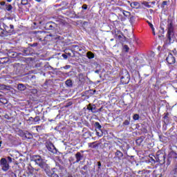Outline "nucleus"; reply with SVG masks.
<instances>
[{
	"label": "nucleus",
	"instance_id": "43",
	"mask_svg": "<svg viewBox=\"0 0 177 177\" xmlns=\"http://www.w3.org/2000/svg\"><path fill=\"white\" fill-rule=\"evenodd\" d=\"M123 49H124V52H129V47H128V45H124L123 46Z\"/></svg>",
	"mask_w": 177,
	"mask_h": 177
},
{
	"label": "nucleus",
	"instance_id": "19",
	"mask_svg": "<svg viewBox=\"0 0 177 177\" xmlns=\"http://www.w3.org/2000/svg\"><path fill=\"white\" fill-rule=\"evenodd\" d=\"M115 154L118 160H121V158L124 157V153H122V152H121L120 150H117Z\"/></svg>",
	"mask_w": 177,
	"mask_h": 177
},
{
	"label": "nucleus",
	"instance_id": "7",
	"mask_svg": "<svg viewBox=\"0 0 177 177\" xmlns=\"http://www.w3.org/2000/svg\"><path fill=\"white\" fill-rule=\"evenodd\" d=\"M46 147L48 151H50V153H53V154H57V149H56V147H55L53 143L50 142H46Z\"/></svg>",
	"mask_w": 177,
	"mask_h": 177
},
{
	"label": "nucleus",
	"instance_id": "17",
	"mask_svg": "<svg viewBox=\"0 0 177 177\" xmlns=\"http://www.w3.org/2000/svg\"><path fill=\"white\" fill-rule=\"evenodd\" d=\"M163 122L164 124H169V113H165L163 117Z\"/></svg>",
	"mask_w": 177,
	"mask_h": 177
},
{
	"label": "nucleus",
	"instance_id": "11",
	"mask_svg": "<svg viewBox=\"0 0 177 177\" xmlns=\"http://www.w3.org/2000/svg\"><path fill=\"white\" fill-rule=\"evenodd\" d=\"M57 27V24L53 21L47 22L45 25L46 30H55Z\"/></svg>",
	"mask_w": 177,
	"mask_h": 177
},
{
	"label": "nucleus",
	"instance_id": "4",
	"mask_svg": "<svg viewBox=\"0 0 177 177\" xmlns=\"http://www.w3.org/2000/svg\"><path fill=\"white\" fill-rule=\"evenodd\" d=\"M0 165L1 167V169L6 172V171H9V168H10L8 160H6L5 158H3L0 160Z\"/></svg>",
	"mask_w": 177,
	"mask_h": 177
},
{
	"label": "nucleus",
	"instance_id": "42",
	"mask_svg": "<svg viewBox=\"0 0 177 177\" xmlns=\"http://www.w3.org/2000/svg\"><path fill=\"white\" fill-rule=\"evenodd\" d=\"M97 165L98 167L97 169V172H99V171H100V167H102V162L100 161L97 162Z\"/></svg>",
	"mask_w": 177,
	"mask_h": 177
},
{
	"label": "nucleus",
	"instance_id": "34",
	"mask_svg": "<svg viewBox=\"0 0 177 177\" xmlns=\"http://www.w3.org/2000/svg\"><path fill=\"white\" fill-rule=\"evenodd\" d=\"M131 8H137V6H139V2L138 1H134L131 3Z\"/></svg>",
	"mask_w": 177,
	"mask_h": 177
},
{
	"label": "nucleus",
	"instance_id": "52",
	"mask_svg": "<svg viewBox=\"0 0 177 177\" xmlns=\"http://www.w3.org/2000/svg\"><path fill=\"white\" fill-rule=\"evenodd\" d=\"M147 23H148L150 28H151L152 31H154V26H153V24L149 21Z\"/></svg>",
	"mask_w": 177,
	"mask_h": 177
},
{
	"label": "nucleus",
	"instance_id": "32",
	"mask_svg": "<svg viewBox=\"0 0 177 177\" xmlns=\"http://www.w3.org/2000/svg\"><path fill=\"white\" fill-rule=\"evenodd\" d=\"M26 121L29 125H32V124H35L34 118L32 117L29 118Z\"/></svg>",
	"mask_w": 177,
	"mask_h": 177
},
{
	"label": "nucleus",
	"instance_id": "63",
	"mask_svg": "<svg viewBox=\"0 0 177 177\" xmlns=\"http://www.w3.org/2000/svg\"><path fill=\"white\" fill-rule=\"evenodd\" d=\"M71 71L69 73H66V75H68V77H70L71 75Z\"/></svg>",
	"mask_w": 177,
	"mask_h": 177
},
{
	"label": "nucleus",
	"instance_id": "27",
	"mask_svg": "<svg viewBox=\"0 0 177 177\" xmlns=\"http://www.w3.org/2000/svg\"><path fill=\"white\" fill-rule=\"evenodd\" d=\"M118 39H120V41H121V42H125V41H127V37L125 36H124V35H120L118 36Z\"/></svg>",
	"mask_w": 177,
	"mask_h": 177
},
{
	"label": "nucleus",
	"instance_id": "49",
	"mask_svg": "<svg viewBox=\"0 0 177 177\" xmlns=\"http://www.w3.org/2000/svg\"><path fill=\"white\" fill-rule=\"evenodd\" d=\"M73 48H74L75 49H77L80 52H81V50H82V49L80 48V47L78 46H77V45H73Z\"/></svg>",
	"mask_w": 177,
	"mask_h": 177
},
{
	"label": "nucleus",
	"instance_id": "38",
	"mask_svg": "<svg viewBox=\"0 0 177 177\" xmlns=\"http://www.w3.org/2000/svg\"><path fill=\"white\" fill-rule=\"evenodd\" d=\"M30 91L32 93V95H37V93H38V90L37 88H30Z\"/></svg>",
	"mask_w": 177,
	"mask_h": 177
},
{
	"label": "nucleus",
	"instance_id": "36",
	"mask_svg": "<svg viewBox=\"0 0 177 177\" xmlns=\"http://www.w3.org/2000/svg\"><path fill=\"white\" fill-rule=\"evenodd\" d=\"M52 68V66L44 65L43 67L40 68L39 70H41V73H44V70H46V68Z\"/></svg>",
	"mask_w": 177,
	"mask_h": 177
},
{
	"label": "nucleus",
	"instance_id": "53",
	"mask_svg": "<svg viewBox=\"0 0 177 177\" xmlns=\"http://www.w3.org/2000/svg\"><path fill=\"white\" fill-rule=\"evenodd\" d=\"M96 135L97 136L102 137L103 136V133H100L97 131V130H96Z\"/></svg>",
	"mask_w": 177,
	"mask_h": 177
},
{
	"label": "nucleus",
	"instance_id": "25",
	"mask_svg": "<svg viewBox=\"0 0 177 177\" xmlns=\"http://www.w3.org/2000/svg\"><path fill=\"white\" fill-rule=\"evenodd\" d=\"M86 57H88V59H94L95 58V54L91 51H88L86 53Z\"/></svg>",
	"mask_w": 177,
	"mask_h": 177
},
{
	"label": "nucleus",
	"instance_id": "26",
	"mask_svg": "<svg viewBox=\"0 0 177 177\" xmlns=\"http://www.w3.org/2000/svg\"><path fill=\"white\" fill-rule=\"evenodd\" d=\"M120 9V12H122V13L124 15V16H125L126 17H129V16H131V12H128V11H125L124 10Z\"/></svg>",
	"mask_w": 177,
	"mask_h": 177
},
{
	"label": "nucleus",
	"instance_id": "18",
	"mask_svg": "<svg viewBox=\"0 0 177 177\" xmlns=\"http://www.w3.org/2000/svg\"><path fill=\"white\" fill-rule=\"evenodd\" d=\"M99 147V144L97 143V141L88 143V147H91V149H96V147Z\"/></svg>",
	"mask_w": 177,
	"mask_h": 177
},
{
	"label": "nucleus",
	"instance_id": "35",
	"mask_svg": "<svg viewBox=\"0 0 177 177\" xmlns=\"http://www.w3.org/2000/svg\"><path fill=\"white\" fill-rule=\"evenodd\" d=\"M6 9L8 10V12H10L12 9H13V7L10 4L6 5Z\"/></svg>",
	"mask_w": 177,
	"mask_h": 177
},
{
	"label": "nucleus",
	"instance_id": "39",
	"mask_svg": "<svg viewBox=\"0 0 177 177\" xmlns=\"http://www.w3.org/2000/svg\"><path fill=\"white\" fill-rule=\"evenodd\" d=\"M139 118H140V116H139V114H134L133 116V120H134L135 121H138Z\"/></svg>",
	"mask_w": 177,
	"mask_h": 177
},
{
	"label": "nucleus",
	"instance_id": "46",
	"mask_svg": "<svg viewBox=\"0 0 177 177\" xmlns=\"http://www.w3.org/2000/svg\"><path fill=\"white\" fill-rule=\"evenodd\" d=\"M159 32H160V35H162V34H164L165 32L164 28L160 27V30H159Z\"/></svg>",
	"mask_w": 177,
	"mask_h": 177
},
{
	"label": "nucleus",
	"instance_id": "6",
	"mask_svg": "<svg viewBox=\"0 0 177 177\" xmlns=\"http://www.w3.org/2000/svg\"><path fill=\"white\" fill-rule=\"evenodd\" d=\"M129 80H131L129 73H128L127 71H124L123 72V75H122L120 77L121 82H122V84H129Z\"/></svg>",
	"mask_w": 177,
	"mask_h": 177
},
{
	"label": "nucleus",
	"instance_id": "45",
	"mask_svg": "<svg viewBox=\"0 0 177 177\" xmlns=\"http://www.w3.org/2000/svg\"><path fill=\"white\" fill-rule=\"evenodd\" d=\"M21 3L24 6L28 5V0H21Z\"/></svg>",
	"mask_w": 177,
	"mask_h": 177
},
{
	"label": "nucleus",
	"instance_id": "40",
	"mask_svg": "<svg viewBox=\"0 0 177 177\" xmlns=\"http://www.w3.org/2000/svg\"><path fill=\"white\" fill-rule=\"evenodd\" d=\"M167 4H168V1H162V5H161L162 9H164V8H165V6H167Z\"/></svg>",
	"mask_w": 177,
	"mask_h": 177
},
{
	"label": "nucleus",
	"instance_id": "8",
	"mask_svg": "<svg viewBox=\"0 0 177 177\" xmlns=\"http://www.w3.org/2000/svg\"><path fill=\"white\" fill-rule=\"evenodd\" d=\"M32 55H34V50L30 47L24 48L22 53H21V56H31Z\"/></svg>",
	"mask_w": 177,
	"mask_h": 177
},
{
	"label": "nucleus",
	"instance_id": "37",
	"mask_svg": "<svg viewBox=\"0 0 177 177\" xmlns=\"http://www.w3.org/2000/svg\"><path fill=\"white\" fill-rule=\"evenodd\" d=\"M33 121L35 123L37 122H39V121H41V118L39 116H36L35 118H33Z\"/></svg>",
	"mask_w": 177,
	"mask_h": 177
},
{
	"label": "nucleus",
	"instance_id": "31",
	"mask_svg": "<svg viewBox=\"0 0 177 177\" xmlns=\"http://www.w3.org/2000/svg\"><path fill=\"white\" fill-rule=\"evenodd\" d=\"M7 33L5 31V29H2L1 28H0V37H6Z\"/></svg>",
	"mask_w": 177,
	"mask_h": 177
},
{
	"label": "nucleus",
	"instance_id": "16",
	"mask_svg": "<svg viewBox=\"0 0 177 177\" xmlns=\"http://www.w3.org/2000/svg\"><path fill=\"white\" fill-rule=\"evenodd\" d=\"M159 140L162 143H167L169 141V138L164 135H159Z\"/></svg>",
	"mask_w": 177,
	"mask_h": 177
},
{
	"label": "nucleus",
	"instance_id": "22",
	"mask_svg": "<svg viewBox=\"0 0 177 177\" xmlns=\"http://www.w3.org/2000/svg\"><path fill=\"white\" fill-rule=\"evenodd\" d=\"M171 174L173 175H177V159L175 160L174 162V168L173 169V170L171 171Z\"/></svg>",
	"mask_w": 177,
	"mask_h": 177
},
{
	"label": "nucleus",
	"instance_id": "41",
	"mask_svg": "<svg viewBox=\"0 0 177 177\" xmlns=\"http://www.w3.org/2000/svg\"><path fill=\"white\" fill-rule=\"evenodd\" d=\"M129 124H131V122L129 120H126L123 122L122 125H123V127H125L127 125H129Z\"/></svg>",
	"mask_w": 177,
	"mask_h": 177
},
{
	"label": "nucleus",
	"instance_id": "1",
	"mask_svg": "<svg viewBox=\"0 0 177 177\" xmlns=\"http://www.w3.org/2000/svg\"><path fill=\"white\" fill-rule=\"evenodd\" d=\"M32 160L35 162V164H37L40 168L44 169L49 177H59V175L55 174L53 171L50 170V167H49V165L46 163V160L45 159H43L41 156L39 155H35L32 156Z\"/></svg>",
	"mask_w": 177,
	"mask_h": 177
},
{
	"label": "nucleus",
	"instance_id": "51",
	"mask_svg": "<svg viewBox=\"0 0 177 177\" xmlns=\"http://www.w3.org/2000/svg\"><path fill=\"white\" fill-rule=\"evenodd\" d=\"M29 46L35 48V46H38V43L29 44Z\"/></svg>",
	"mask_w": 177,
	"mask_h": 177
},
{
	"label": "nucleus",
	"instance_id": "10",
	"mask_svg": "<svg viewBox=\"0 0 177 177\" xmlns=\"http://www.w3.org/2000/svg\"><path fill=\"white\" fill-rule=\"evenodd\" d=\"M8 57L15 58L19 59L21 56V53H16L15 51H8L7 53Z\"/></svg>",
	"mask_w": 177,
	"mask_h": 177
},
{
	"label": "nucleus",
	"instance_id": "62",
	"mask_svg": "<svg viewBox=\"0 0 177 177\" xmlns=\"http://www.w3.org/2000/svg\"><path fill=\"white\" fill-rule=\"evenodd\" d=\"M10 177H16V174L12 173Z\"/></svg>",
	"mask_w": 177,
	"mask_h": 177
},
{
	"label": "nucleus",
	"instance_id": "58",
	"mask_svg": "<svg viewBox=\"0 0 177 177\" xmlns=\"http://www.w3.org/2000/svg\"><path fill=\"white\" fill-rule=\"evenodd\" d=\"M62 57L65 59V60H66V59L68 58L67 55L66 54H62Z\"/></svg>",
	"mask_w": 177,
	"mask_h": 177
},
{
	"label": "nucleus",
	"instance_id": "21",
	"mask_svg": "<svg viewBox=\"0 0 177 177\" xmlns=\"http://www.w3.org/2000/svg\"><path fill=\"white\" fill-rule=\"evenodd\" d=\"M168 157H169V158H174L175 160H177V153L172 151L169 153Z\"/></svg>",
	"mask_w": 177,
	"mask_h": 177
},
{
	"label": "nucleus",
	"instance_id": "56",
	"mask_svg": "<svg viewBox=\"0 0 177 177\" xmlns=\"http://www.w3.org/2000/svg\"><path fill=\"white\" fill-rule=\"evenodd\" d=\"M82 169L84 171H88V165H84L83 167H82Z\"/></svg>",
	"mask_w": 177,
	"mask_h": 177
},
{
	"label": "nucleus",
	"instance_id": "2",
	"mask_svg": "<svg viewBox=\"0 0 177 177\" xmlns=\"http://www.w3.org/2000/svg\"><path fill=\"white\" fill-rule=\"evenodd\" d=\"M167 34L166 35L167 39L165 41L163 45L164 48H167L168 45H171L175 41V35L174 34V24L171 19H167Z\"/></svg>",
	"mask_w": 177,
	"mask_h": 177
},
{
	"label": "nucleus",
	"instance_id": "33",
	"mask_svg": "<svg viewBox=\"0 0 177 177\" xmlns=\"http://www.w3.org/2000/svg\"><path fill=\"white\" fill-rule=\"evenodd\" d=\"M0 103H3V104H8V100H6L5 97H1Z\"/></svg>",
	"mask_w": 177,
	"mask_h": 177
},
{
	"label": "nucleus",
	"instance_id": "64",
	"mask_svg": "<svg viewBox=\"0 0 177 177\" xmlns=\"http://www.w3.org/2000/svg\"><path fill=\"white\" fill-rule=\"evenodd\" d=\"M80 174H82V175H84V174H85V171H80Z\"/></svg>",
	"mask_w": 177,
	"mask_h": 177
},
{
	"label": "nucleus",
	"instance_id": "59",
	"mask_svg": "<svg viewBox=\"0 0 177 177\" xmlns=\"http://www.w3.org/2000/svg\"><path fill=\"white\" fill-rule=\"evenodd\" d=\"M102 110H103V106H102L100 109H97V113H99V112L102 111Z\"/></svg>",
	"mask_w": 177,
	"mask_h": 177
},
{
	"label": "nucleus",
	"instance_id": "44",
	"mask_svg": "<svg viewBox=\"0 0 177 177\" xmlns=\"http://www.w3.org/2000/svg\"><path fill=\"white\" fill-rule=\"evenodd\" d=\"M25 138H26V139H31V138H32V135L30 133H28L25 135Z\"/></svg>",
	"mask_w": 177,
	"mask_h": 177
},
{
	"label": "nucleus",
	"instance_id": "20",
	"mask_svg": "<svg viewBox=\"0 0 177 177\" xmlns=\"http://www.w3.org/2000/svg\"><path fill=\"white\" fill-rule=\"evenodd\" d=\"M175 125H176V124L174 123L173 126L169 129V130L168 131H167L166 133H165V135L166 136H171V132H172L175 129Z\"/></svg>",
	"mask_w": 177,
	"mask_h": 177
},
{
	"label": "nucleus",
	"instance_id": "30",
	"mask_svg": "<svg viewBox=\"0 0 177 177\" xmlns=\"http://www.w3.org/2000/svg\"><path fill=\"white\" fill-rule=\"evenodd\" d=\"M136 145L138 146H140L142 143L143 142V137H140L138 139L136 140Z\"/></svg>",
	"mask_w": 177,
	"mask_h": 177
},
{
	"label": "nucleus",
	"instance_id": "9",
	"mask_svg": "<svg viewBox=\"0 0 177 177\" xmlns=\"http://www.w3.org/2000/svg\"><path fill=\"white\" fill-rule=\"evenodd\" d=\"M3 27L4 28V31L6 32V33L7 34H12L13 32V30L15 28V26H13V25H6L5 24H3Z\"/></svg>",
	"mask_w": 177,
	"mask_h": 177
},
{
	"label": "nucleus",
	"instance_id": "3",
	"mask_svg": "<svg viewBox=\"0 0 177 177\" xmlns=\"http://www.w3.org/2000/svg\"><path fill=\"white\" fill-rule=\"evenodd\" d=\"M24 68L26 66L21 64H14V74L16 75H24Z\"/></svg>",
	"mask_w": 177,
	"mask_h": 177
},
{
	"label": "nucleus",
	"instance_id": "14",
	"mask_svg": "<svg viewBox=\"0 0 177 177\" xmlns=\"http://www.w3.org/2000/svg\"><path fill=\"white\" fill-rule=\"evenodd\" d=\"M35 34V37L39 41H42L43 38H45V32L42 31L36 32Z\"/></svg>",
	"mask_w": 177,
	"mask_h": 177
},
{
	"label": "nucleus",
	"instance_id": "60",
	"mask_svg": "<svg viewBox=\"0 0 177 177\" xmlns=\"http://www.w3.org/2000/svg\"><path fill=\"white\" fill-rule=\"evenodd\" d=\"M0 5H1V6H5V1H1V2H0Z\"/></svg>",
	"mask_w": 177,
	"mask_h": 177
},
{
	"label": "nucleus",
	"instance_id": "57",
	"mask_svg": "<svg viewBox=\"0 0 177 177\" xmlns=\"http://www.w3.org/2000/svg\"><path fill=\"white\" fill-rule=\"evenodd\" d=\"M70 67H71L70 65H66V66H65L64 67V68L65 70H68V68H70Z\"/></svg>",
	"mask_w": 177,
	"mask_h": 177
},
{
	"label": "nucleus",
	"instance_id": "28",
	"mask_svg": "<svg viewBox=\"0 0 177 177\" xmlns=\"http://www.w3.org/2000/svg\"><path fill=\"white\" fill-rule=\"evenodd\" d=\"M78 79L80 82H84V81H85V77L84 76V74L80 73L78 75Z\"/></svg>",
	"mask_w": 177,
	"mask_h": 177
},
{
	"label": "nucleus",
	"instance_id": "55",
	"mask_svg": "<svg viewBox=\"0 0 177 177\" xmlns=\"http://www.w3.org/2000/svg\"><path fill=\"white\" fill-rule=\"evenodd\" d=\"M82 8L84 9V10H86V9H88V6L86 4H84L82 6Z\"/></svg>",
	"mask_w": 177,
	"mask_h": 177
},
{
	"label": "nucleus",
	"instance_id": "54",
	"mask_svg": "<svg viewBox=\"0 0 177 177\" xmlns=\"http://www.w3.org/2000/svg\"><path fill=\"white\" fill-rule=\"evenodd\" d=\"M168 124H164L163 126H162V129L163 131H167V127Z\"/></svg>",
	"mask_w": 177,
	"mask_h": 177
},
{
	"label": "nucleus",
	"instance_id": "23",
	"mask_svg": "<svg viewBox=\"0 0 177 177\" xmlns=\"http://www.w3.org/2000/svg\"><path fill=\"white\" fill-rule=\"evenodd\" d=\"M17 89L18 91H26V89H27V87L23 84H19L17 86Z\"/></svg>",
	"mask_w": 177,
	"mask_h": 177
},
{
	"label": "nucleus",
	"instance_id": "61",
	"mask_svg": "<svg viewBox=\"0 0 177 177\" xmlns=\"http://www.w3.org/2000/svg\"><path fill=\"white\" fill-rule=\"evenodd\" d=\"M173 53H174L175 56H177V51H176V49H174L173 50Z\"/></svg>",
	"mask_w": 177,
	"mask_h": 177
},
{
	"label": "nucleus",
	"instance_id": "47",
	"mask_svg": "<svg viewBox=\"0 0 177 177\" xmlns=\"http://www.w3.org/2000/svg\"><path fill=\"white\" fill-rule=\"evenodd\" d=\"M6 159L7 160V162H8V164H10V162H12V159L10 156H8Z\"/></svg>",
	"mask_w": 177,
	"mask_h": 177
},
{
	"label": "nucleus",
	"instance_id": "5",
	"mask_svg": "<svg viewBox=\"0 0 177 177\" xmlns=\"http://www.w3.org/2000/svg\"><path fill=\"white\" fill-rule=\"evenodd\" d=\"M156 160L161 165H162L163 164H165V153H161V152H157Z\"/></svg>",
	"mask_w": 177,
	"mask_h": 177
},
{
	"label": "nucleus",
	"instance_id": "29",
	"mask_svg": "<svg viewBox=\"0 0 177 177\" xmlns=\"http://www.w3.org/2000/svg\"><path fill=\"white\" fill-rule=\"evenodd\" d=\"M66 85L68 86V88H73V81L71 80H67L66 81Z\"/></svg>",
	"mask_w": 177,
	"mask_h": 177
},
{
	"label": "nucleus",
	"instance_id": "13",
	"mask_svg": "<svg viewBox=\"0 0 177 177\" xmlns=\"http://www.w3.org/2000/svg\"><path fill=\"white\" fill-rule=\"evenodd\" d=\"M166 60L169 64H175V57L172 54H169Z\"/></svg>",
	"mask_w": 177,
	"mask_h": 177
},
{
	"label": "nucleus",
	"instance_id": "24",
	"mask_svg": "<svg viewBox=\"0 0 177 177\" xmlns=\"http://www.w3.org/2000/svg\"><path fill=\"white\" fill-rule=\"evenodd\" d=\"M94 127L95 128V131H102V125H100V123L99 122H95L94 124Z\"/></svg>",
	"mask_w": 177,
	"mask_h": 177
},
{
	"label": "nucleus",
	"instance_id": "48",
	"mask_svg": "<svg viewBox=\"0 0 177 177\" xmlns=\"http://www.w3.org/2000/svg\"><path fill=\"white\" fill-rule=\"evenodd\" d=\"M171 161H172V158H169V156H168L167 161V165H169L171 164Z\"/></svg>",
	"mask_w": 177,
	"mask_h": 177
},
{
	"label": "nucleus",
	"instance_id": "12",
	"mask_svg": "<svg viewBox=\"0 0 177 177\" xmlns=\"http://www.w3.org/2000/svg\"><path fill=\"white\" fill-rule=\"evenodd\" d=\"M86 110H88V111H91L94 114L97 113V108H96V105L95 104H88L87 105Z\"/></svg>",
	"mask_w": 177,
	"mask_h": 177
},
{
	"label": "nucleus",
	"instance_id": "15",
	"mask_svg": "<svg viewBox=\"0 0 177 177\" xmlns=\"http://www.w3.org/2000/svg\"><path fill=\"white\" fill-rule=\"evenodd\" d=\"M75 157L76 158L75 162H80V161L84 160V154L81 153V152H77Z\"/></svg>",
	"mask_w": 177,
	"mask_h": 177
},
{
	"label": "nucleus",
	"instance_id": "50",
	"mask_svg": "<svg viewBox=\"0 0 177 177\" xmlns=\"http://www.w3.org/2000/svg\"><path fill=\"white\" fill-rule=\"evenodd\" d=\"M135 21V17L133 15L130 16V23H133Z\"/></svg>",
	"mask_w": 177,
	"mask_h": 177
}]
</instances>
